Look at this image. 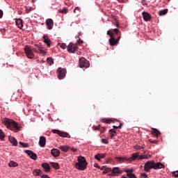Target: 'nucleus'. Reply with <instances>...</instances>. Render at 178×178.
<instances>
[{
    "mask_svg": "<svg viewBox=\"0 0 178 178\" xmlns=\"http://www.w3.org/2000/svg\"><path fill=\"white\" fill-rule=\"evenodd\" d=\"M151 169H154V170L165 169V165L161 162L155 163V161H149L145 163L144 170L145 172H150Z\"/></svg>",
    "mask_w": 178,
    "mask_h": 178,
    "instance_id": "obj_1",
    "label": "nucleus"
},
{
    "mask_svg": "<svg viewBox=\"0 0 178 178\" xmlns=\"http://www.w3.org/2000/svg\"><path fill=\"white\" fill-rule=\"evenodd\" d=\"M2 123L3 124H4V126L7 127V129L12 130L15 133H17V131H20V127H19V124H17V122H15L13 120L3 118L2 120Z\"/></svg>",
    "mask_w": 178,
    "mask_h": 178,
    "instance_id": "obj_2",
    "label": "nucleus"
},
{
    "mask_svg": "<svg viewBox=\"0 0 178 178\" xmlns=\"http://www.w3.org/2000/svg\"><path fill=\"white\" fill-rule=\"evenodd\" d=\"M107 35L110 36V38L108 40V44L111 45V47H115V45H117L119 44V41H120L121 36H118L117 38H115V33H113V31L109 30L107 31Z\"/></svg>",
    "mask_w": 178,
    "mask_h": 178,
    "instance_id": "obj_3",
    "label": "nucleus"
},
{
    "mask_svg": "<svg viewBox=\"0 0 178 178\" xmlns=\"http://www.w3.org/2000/svg\"><path fill=\"white\" fill-rule=\"evenodd\" d=\"M87 165L86 158L80 156L78 157V163H75V168L78 169V170H86V169H87Z\"/></svg>",
    "mask_w": 178,
    "mask_h": 178,
    "instance_id": "obj_4",
    "label": "nucleus"
},
{
    "mask_svg": "<svg viewBox=\"0 0 178 178\" xmlns=\"http://www.w3.org/2000/svg\"><path fill=\"white\" fill-rule=\"evenodd\" d=\"M24 51L27 58H29V59H33V58H34V53L33 52L38 54V50L37 49V48L29 45L25 46Z\"/></svg>",
    "mask_w": 178,
    "mask_h": 178,
    "instance_id": "obj_5",
    "label": "nucleus"
},
{
    "mask_svg": "<svg viewBox=\"0 0 178 178\" xmlns=\"http://www.w3.org/2000/svg\"><path fill=\"white\" fill-rule=\"evenodd\" d=\"M66 69L59 67L57 70V77L59 79V80H62L63 79H65L66 77Z\"/></svg>",
    "mask_w": 178,
    "mask_h": 178,
    "instance_id": "obj_6",
    "label": "nucleus"
},
{
    "mask_svg": "<svg viewBox=\"0 0 178 178\" xmlns=\"http://www.w3.org/2000/svg\"><path fill=\"white\" fill-rule=\"evenodd\" d=\"M79 67H86V69L90 67V62L86 58L81 57L79 59Z\"/></svg>",
    "mask_w": 178,
    "mask_h": 178,
    "instance_id": "obj_7",
    "label": "nucleus"
},
{
    "mask_svg": "<svg viewBox=\"0 0 178 178\" xmlns=\"http://www.w3.org/2000/svg\"><path fill=\"white\" fill-rule=\"evenodd\" d=\"M51 131L54 134H58L60 137L70 138V135L67 132L61 131L58 129H53Z\"/></svg>",
    "mask_w": 178,
    "mask_h": 178,
    "instance_id": "obj_8",
    "label": "nucleus"
},
{
    "mask_svg": "<svg viewBox=\"0 0 178 178\" xmlns=\"http://www.w3.org/2000/svg\"><path fill=\"white\" fill-rule=\"evenodd\" d=\"M67 48V51H68V52H70V54H73L77 49V44H74L73 43H70Z\"/></svg>",
    "mask_w": 178,
    "mask_h": 178,
    "instance_id": "obj_9",
    "label": "nucleus"
},
{
    "mask_svg": "<svg viewBox=\"0 0 178 178\" xmlns=\"http://www.w3.org/2000/svg\"><path fill=\"white\" fill-rule=\"evenodd\" d=\"M25 154H27V155H29V156H30V159H33L34 161H36V159L38 158L37 154L34 153V152H33L31 150H26Z\"/></svg>",
    "mask_w": 178,
    "mask_h": 178,
    "instance_id": "obj_10",
    "label": "nucleus"
},
{
    "mask_svg": "<svg viewBox=\"0 0 178 178\" xmlns=\"http://www.w3.org/2000/svg\"><path fill=\"white\" fill-rule=\"evenodd\" d=\"M46 26L48 30H52V28L54 27V20L51 18L47 19L46 20Z\"/></svg>",
    "mask_w": 178,
    "mask_h": 178,
    "instance_id": "obj_11",
    "label": "nucleus"
},
{
    "mask_svg": "<svg viewBox=\"0 0 178 178\" xmlns=\"http://www.w3.org/2000/svg\"><path fill=\"white\" fill-rule=\"evenodd\" d=\"M143 17V20L145 22H149L151 20V15L145 11L143 12L142 13Z\"/></svg>",
    "mask_w": 178,
    "mask_h": 178,
    "instance_id": "obj_12",
    "label": "nucleus"
},
{
    "mask_svg": "<svg viewBox=\"0 0 178 178\" xmlns=\"http://www.w3.org/2000/svg\"><path fill=\"white\" fill-rule=\"evenodd\" d=\"M111 173L113 175H122V173H123V171H122V170H120L119 167H115L113 168Z\"/></svg>",
    "mask_w": 178,
    "mask_h": 178,
    "instance_id": "obj_13",
    "label": "nucleus"
},
{
    "mask_svg": "<svg viewBox=\"0 0 178 178\" xmlns=\"http://www.w3.org/2000/svg\"><path fill=\"white\" fill-rule=\"evenodd\" d=\"M43 42H45V44H47V48L51 47V42L49 40V38H48V37L47 35L43 36Z\"/></svg>",
    "mask_w": 178,
    "mask_h": 178,
    "instance_id": "obj_14",
    "label": "nucleus"
},
{
    "mask_svg": "<svg viewBox=\"0 0 178 178\" xmlns=\"http://www.w3.org/2000/svg\"><path fill=\"white\" fill-rule=\"evenodd\" d=\"M47 144V138L44 136H40L39 140V145L44 147Z\"/></svg>",
    "mask_w": 178,
    "mask_h": 178,
    "instance_id": "obj_15",
    "label": "nucleus"
},
{
    "mask_svg": "<svg viewBox=\"0 0 178 178\" xmlns=\"http://www.w3.org/2000/svg\"><path fill=\"white\" fill-rule=\"evenodd\" d=\"M51 155L54 156V158H56L57 156H59L60 155V152L58 149H52L51 151Z\"/></svg>",
    "mask_w": 178,
    "mask_h": 178,
    "instance_id": "obj_16",
    "label": "nucleus"
},
{
    "mask_svg": "<svg viewBox=\"0 0 178 178\" xmlns=\"http://www.w3.org/2000/svg\"><path fill=\"white\" fill-rule=\"evenodd\" d=\"M42 167L43 168V169H44V172H46L47 173L51 171V167L49 166V164H48V163H42Z\"/></svg>",
    "mask_w": 178,
    "mask_h": 178,
    "instance_id": "obj_17",
    "label": "nucleus"
},
{
    "mask_svg": "<svg viewBox=\"0 0 178 178\" xmlns=\"http://www.w3.org/2000/svg\"><path fill=\"white\" fill-rule=\"evenodd\" d=\"M152 136H154V137H159V136H161V131H159L158 129H155V128H152Z\"/></svg>",
    "mask_w": 178,
    "mask_h": 178,
    "instance_id": "obj_18",
    "label": "nucleus"
},
{
    "mask_svg": "<svg viewBox=\"0 0 178 178\" xmlns=\"http://www.w3.org/2000/svg\"><path fill=\"white\" fill-rule=\"evenodd\" d=\"M8 140H9L10 143H11V144H13V145H14L15 147H17V140H16V138H15V137L10 136L8 138Z\"/></svg>",
    "mask_w": 178,
    "mask_h": 178,
    "instance_id": "obj_19",
    "label": "nucleus"
},
{
    "mask_svg": "<svg viewBox=\"0 0 178 178\" xmlns=\"http://www.w3.org/2000/svg\"><path fill=\"white\" fill-rule=\"evenodd\" d=\"M35 48L38 50V53L40 52L42 55H45L46 52L42 49V47H40L38 44H35Z\"/></svg>",
    "mask_w": 178,
    "mask_h": 178,
    "instance_id": "obj_20",
    "label": "nucleus"
},
{
    "mask_svg": "<svg viewBox=\"0 0 178 178\" xmlns=\"http://www.w3.org/2000/svg\"><path fill=\"white\" fill-rule=\"evenodd\" d=\"M58 148L59 149H61L63 152H67L69 149H70V147L66 145L60 146Z\"/></svg>",
    "mask_w": 178,
    "mask_h": 178,
    "instance_id": "obj_21",
    "label": "nucleus"
},
{
    "mask_svg": "<svg viewBox=\"0 0 178 178\" xmlns=\"http://www.w3.org/2000/svg\"><path fill=\"white\" fill-rule=\"evenodd\" d=\"M16 24L19 27V29H22L23 27V20H22V19H17Z\"/></svg>",
    "mask_w": 178,
    "mask_h": 178,
    "instance_id": "obj_22",
    "label": "nucleus"
},
{
    "mask_svg": "<svg viewBox=\"0 0 178 178\" xmlns=\"http://www.w3.org/2000/svg\"><path fill=\"white\" fill-rule=\"evenodd\" d=\"M115 159H116L118 161V162H119V163H122V162H124V161H129L127 160V159H126V157H115Z\"/></svg>",
    "mask_w": 178,
    "mask_h": 178,
    "instance_id": "obj_23",
    "label": "nucleus"
},
{
    "mask_svg": "<svg viewBox=\"0 0 178 178\" xmlns=\"http://www.w3.org/2000/svg\"><path fill=\"white\" fill-rule=\"evenodd\" d=\"M33 175L34 176H42V171H41V170H33Z\"/></svg>",
    "mask_w": 178,
    "mask_h": 178,
    "instance_id": "obj_24",
    "label": "nucleus"
},
{
    "mask_svg": "<svg viewBox=\"0 0 178 178\" xmlns=\"http://www.w3.org/2000/svg\"><path fill=\"white\" fill-rule=\"evenodd\" d=\"M138 159V153H134L132 154V157L129 158L128 161H136V159Z\"/></svg>",
    "mask_w": 178,
    "mask_h": 178,
    "instance_id": "obj_25",
    "label": "nucleus"
},
{
    "mask_svg": "<svg viewBox=\"0 0 178 178\" xmlns=\"http://www.w3.org/2000/svg\"><path fill=\"white\" fill-rule=\"evenodd\" d=\"M109 134H110L111 138H113V137H115V134H116V130L110 129L109 130Z\"/></svg>",
    "mask_w": 178,
    "mask_h": 178,
    "instance_id": "obj_26",
    "label": "nucleus"
},
{
    "mask_svg": "<svg viewBox=\"0 0 178 178\" xmlns=\"http://www.w3.org/2000/svg\"><path fill=\"white\" fill-rule=\"evenodd\" d=\"M166 13H168V9L161 10L159 12L160 16H164Z\"/></svg>",
    "mask_w": 178,
    "mask_h": 178,
    "instance_id": "obj_27",
    "label": "nucleus"
},
{
    "mask_svg": "<svg viewBox=\"0 0 178 178\" xmlns=\"http://www.w3.org/2000/svg\"><path fill=\"white\" fill-rule=\"evenodd\" d=\"M8 166H10V168H16V166H17V163L15 161H10L8 164Z\"/></svg>",
    "mask_w": 178,
    "mask_h": 178,
    "instance_id": "obj_28",
    "label": "nucleus"
},
{
    "mask_svg": "<svg viewBox=\"0 0 178 178\" xmlns=\"http://www.w3.org/2000/svg\"><path fill=\"white\" fill-rule=\"evenodd\" d=\"M124 172H125V173H127V175H131L133 173V172H134V170L133 168L131 169H125L124 170Z\"/></svg>",
    "mask_w": 178,
    "mask_h": 178,
    "instance_id": "obj_29",
    "label": "nucleus"
},
{
    "mask_svg": "<svg viewBox=\"0 0 178 178\" xmlns=\"http://www.w3.org/2000/svg\"><path fill=\"white\" fill-rule=\"evenodd\" d=\"M47 62L48 65H49L50 66L51 65H54V59H52V58H51V57L47 58Z\"/></svg>",
    "mask_w": 178,
    "mask_h": 178,
    "instance_id": "obj_30",
    "label": "nucleus"
},
{
    "mask_svg": "<svg viewBox=\"0 0 178 178\" xmlns=\"http://www.w3.org/2000/svg\"><path fill=\"white\" fill-rule=\"evenodd\" d=\"M50 164L51 165V166H53V168L54 169H59V164L58 163H54V162H51Z\"/></svg>",
    "mask_w": 178,
    "mask_h": 178,
    "instance_id": "obj_31",
    "label": "nucleus"
},
{
    "mask_svg": "<svg viewBox=\"0 0 178 178\" xmlns=\"http://www.w3.org/2000/svg\"><path fill=\"white\" fill-rule=\"evenodd\" d=\"M104 123H108V124H111V123H115V122L112 119H106V118H105V119H104Z\"/></svg>",
    "mask_w": 178,
    "mask_h": 178,
    "instance_id": "obj_32",
    "label": "nucleus"
},
{
    "mask_svg": "<svg viewBox=\"0 0 178 178\" xmlns=\"http://www.w3.org/2000/svg\"><path fill=\"white\" fill-rule=\"evenodd\" d=\"M110 30H112L113 31V33H115L116 35H118L121 37V35H120V31H119V30L118 29H110Z\"/></svg>",
    "mask_w": 178,
    "mask_h": 178,
    "instance_id": "obj_33",
    "label": "nucleus"
},
{
    "mask_svg": "<svg viewBox=\"0 0 178 178\" xmlns=\"http://www.w3.org/2000/svg\"><path fill=\"white\" fill-rule=\"evenodd\" d=\"M5 138V133L0 129V140H3Z\"/></svg>",
    "mask_w": 178,
    "mask_h": 178,
    "instance_id": "obj_34",
    "label": "nucleus"
},
{
    "mask_svg": "<svg viewBox=\"0 0 178 178\" xmlns=\"http://www.w3.org/2000/svg\"><path fill=\"white\" fill-rule=\"evenodd\" d=\"M80 10H81V8H80L79 7H76L74 10V13H76L77 15H79L80 13Z\"/></svg>",
    "mask_w": 178,
    "mask_h": 178,
    "instance_id": "obj_35",
    "label": "nucleus"
},
{
    "mask_svg": "<svg viewBox=\"0 0 178 178\" xmlns=\"http://www.w3.org/2000/svg\"><path fill=\"white\" fill-rule=\"evenodd\" d=\"M19 145H22V147H23V148L29 147V144L28 143H24L23 142H19Z\"/></svg>",
    "mask_w": 178,
    "mask_h": 178,
    "instance_id": "obj_36",
    "label": "nucleus"
},
{
    "mask_svg": "<svg viewBox=\"0 0 178 178\" xmlns=\"http://www.w3.org/2000/svg\"><path fill=\"white\" fill-rule=\"evenodd\" d=\"M58 45L63 49H66V44H65V43H59Z\"/></svg>",
    "mask_w": 178,
    "mask_h": 178,
    "instance_id": "obj_37",
    "label": "nucleus"
},
{
    "mask_svg": "<svg viewBox=\"0 0 178 178\" xmlns=\"http://www.w3.org/2000/svg\"><path fill=\"white\" fill-rule=\"evenodd\" d=\"M58 12H60V13H64L66 15V13H67V10L66 8H63L62 10H59Z\"/></svg>",
    "mask_w": 178,
    "mask_h": 178,
    "instance_id": "obj_38",
    "label": "nucleus"
},
{
    "mask_svg": "<svg viewBox=\"0 0 178 178\" xmlns=\"http://www.w3.org/2000/svg\"><path fill=\"white\" fill-rule=\"evenodd\" d=\"M127 177H129V178H137V177H136V175H134V174H127Z\"/></svg>",
    "mask_w": 178,
    "mask_h": 178,
    "instance_id": "obj_39",
    "label": "nucleus"
},
{
    "mask_svg": "<svg viewBox=\"0 0 178 178\" xmlns=\"http://www.w3.org/2000/svg\"><path fill=\"white\" fill-rule=\"evenodd\" d=\"M172 176H173V177H178V170L172 172Z\"/></svg>",
    "mask_w": 178,
    "mask_h": 178,
    "instance_id": "obj_40",
    "label": "nucleus"
},
{
    "mask_svg": "<svg viewBox=\"0 0 178 178\" xmlns=\"http://www.w3.org/2000/svg\"><path fill=\"white\" fill-rule=\"evenodd\" d=\"M140 177L141 178H149L148 177V175L147 174H145V172H143L140 174Z\"/></svg>",
    "mask_w": 178,
    "mask_h": 178,
    "instance_id": "obj_41",
    "label": "nucleus"
},
{
    "mask_svg": "<svg viewBox=\"0 0 178 178\" xmlns=\"http://www.w3.org/2000/svg\"><path fill=\"white\" fill-rule=\"evenodd\" d=\"M138 159H147V156L145 155L138 156Z\"/></svg>",
    "mask_w": 178,
    "mask_h": 178,
    "instance_id": "obj_42",
    "label": "nucleus"
},
{
    "mask_svg": "<svg viewBox=\"0 0 178 178\" xmlns=\"http://www.w3.org/2000/svg\"><path fill=\"white\" fill-rule=\"evenodd\" d=\"M98 156H99L102 159H104V158L105 157L106 154H101V153H98Z\"/></svg>",
    "mask_w": 178,
    "mask_h": 178,
    "instance_id": "obj_43",
    "label": "nucleus"
},
{
    "mask_svg": "<svg viewBox=\"0 0 178 178\" xmlns=\"http://www.w3.org/2000/svg\"><path fill=\"white\" fill-rule=\"evenodd\" d=\"M149 143H151L152 144H156V143H158V141L154 140L152 139H149Z\"/></svg>",
    "mask_w": 178,
    "mask_h": 178,
    "instance_id": "obj_44",
    "label": "nucleus"
},
{
    "mask_svg": "<svg viewBox=\"0 0 178 178\" xmlns=\"http://www.w3.org/2000/svg\"><path fill=\"white\" fill-rule=\"evenodd\" d=\"M95 159H96L97 161H101L102 159L99 156H98V154H97L95 156Z\"/></svg>",
    "mask_w": 178,
    "mask_h": 178,
    "instance_id": "obj_45",
    "label": "nucleus"
},
{
    "mask_svg": "<svg viewBox=\"0 0 178 178\" xmlns=\"http://www.w3.org/2000/svg\"><path fill=\"white\" fill-rule=\"evenodd\" d=\"M102 143H103V144H108L109 142L106 140V139H102Z\"/></svg>",
    "mask_w": 178,
    "mask_h": 178,
    "instance_id": "obj_46",
    "label": "nucleus"
},
{
    "mask_svg": "<svg viewBox=\"0 0 178 178\" xmlns=\"http://www.w3.org/2000/svg\"><path fill=\"white\" fill-rule=\"evenodd\" d=\"M77 44H78L79 45H81V44H83V40H82L81 39H79V40H77Z\"/></svg>",
    "mask_w": 178,
    "mask_h": 178,
    "instance_id": "obj_47",
    "label": "nucleus"
},
{
    "mask_svg": "<svg viewBox=\"0 0 178 178\" xmlns=\"http://www.w3.org/2000/svg\"><path fill=\"white\" fill-rule=\"evenodd\" d=\"M101 127V125L99 126H94L93 129L94 130H99V128Z\"/></svg>",
    "mask_w": 178,
    "mask_h": 178,
    "instance_id": "obj_48",
    "label": "nucleus"
},
{
    "mask_svg": "<svg viewBox=\"0 0 178 178\" xmlns=\"http://www.w3.org/2000/svg\"><path fill=\"white\" fill-rule=\"evenodd\" d=\"M104 170H106V172L107 173H109V172H111V171L112 170V169H111V168H106L104 169Z\"/></svg>",
    "mask_w": 178,
    "mask_h": 178,
    "instance_id": "obj_49",
    "label": "nucleus"
},
{
    "mask_svg": "<svg viewBox=\"0 0 178 178\" xmlns=\"http://www.w3.org/2000/svg\"><path fill=\"white\" fill-rule=\"evenodd\" d=\"M40 177H42V178H51V177H49V176H48L47 175H40Z\"/></svg>",
    "mask_w": 178,
    "mask_h": 178,
    "instance_id": "obj_50",
    "label": "nucleus"
},
{
    "mask_svg": "<svg viewBox=\"0 0 178 178\" xmlns=\"http://www.w3.org/2000/svg\"><path fill=\"white\" fill-rule=\"evenodd\" d=\"M3 16V11H2V10H0V19H2Z\"/></svg>",
    "mask_w": 178,
    "mask_h": 178,
    "instance_id": "obj_51",
    "label": "nucleus"
},
{
    "mask_svg": "<svg viewBox=\"0 0 178 178\" xmlns=\"http://www.w3.org/2000/svg\"><path fill=\"white\" fill-rule=\"evenodd\" d=\"M93 165H94L95 168H98V169H101V167H99L98 165V163H95Z\"/></svg>",
    "mask_w": 178,
    "mask_h": 178,
    "instance_id": "obj_52",
    "label": "nucleus"
},
{
    "mask_svg": "<svg viewBox=\"0 0 178 178\" xmlns=\"http://www.w3.org/2000/svg\"><path fill=\"white\" fill-rule=\"evenodd\" d=\"M71 151H72V152H77V149H76L74 147H72L71 148Z\"/></svg>",
    "mask_w": 178,
    "mask_h": 178,
    "instance_id": "obj_53",
    "label": "nucleus"
},
{
    "mask_svg": "<svg viewBox=\"0 0 178 178\" xmlns=\"http://www.w3.org/2000/svg\"><path fill=\"white\" fill-rule=\"evenodd\" d=\"M136 149H143V147L141 146H136Z\"/></svg>",
    "mask_w": 178,
    "mask_h": 178,
    "instance_id": "obj_54",
    "label": "nucleus"
},
{
    "mask_svg": "<svg viewBox=\"0 0 178 178\" xmlns=\"http://www.w3.org/2000/svg\"><path fill=\"white\" fill-rule=\"evenodd\" d=\"M101 170H105L106 167L105 166H102V168H99Z\"/></svg>",
    "mask_w": 178,
    "mask_h": 178,
    "instance_id": "obj_55",
    "label": "nucleus"
},
{
    "mask_svg": "<svg viewBox=\"0 0 178 178\" xmlns=\"http://www.w3.org/2000/svg\"><path fill=\"white\" fill-rule=\"evenodd\" d=\"M122 126H123V124H120V125L118 126V129H122Z\"/></svg>",
    "mask_w": 178,
    "mask_h": 178,
    "instance_id": "obj_56",
    "label": "nucleus"
},
{
    "mask_svg": "<svg viewBox=\"0 0 178 178\" xmlns=\"http://www.w3.org/2000/svg\"><path fill=\"white\" fill-rule=\"evenodd\" d=\"M102 173H103V175H106V173H108V172H106V170H104Z\"/></svg>",
    "mask_w": 178,
    "mask_h": 178,
    "instance_id": "obj_57",
    "label": "nucleus"
},
{
    "mask_svg": "<svg viewBox=\"0 0 178 178\" xmlns=\"http://www.w3.org/2000/svg\"><path fill=\"white\" fill-rule=\"evenodd\" d=\"M113 129H119V127H118V126H113Z\"/></svg>",
    "mask_w": 178,
    "mask_h": 178,
    "instance_id": "obj_58",
    "label": "nucleus"
},
{
    "mask_svg": "<svg viewBox=\"0 0 178 178\" xmlns=\"http://www.w3.org/2000/svg\"><path fill=\"white\" fill-rule=\"evenodd\" d=\"M1 31L3 32V31H5V30L4 29H1Z\"/></svg>",
    "mask_w": 178,
    "mask_h": 178,
    "instance_id": "obj_59",
    "label": "nucleus"
},
{
    "mask_svg": "<svg viewBox=\"0 0 178 178\" xmlns=\"http://www.w3.org/2000/svg\"><path fill=\"white\" fill-rule=\"evenodd\" d=\"M37 0H32V2H35Z\"/></svg>",
    "mask_w": 178,
    "mask_h": 178,
    "instance_id": "obj_60",
    "label": "nucleus"
},
{
    "mask_svg": "<svg viewBox=\"0 0 178 178\" xmlns=\"http://www.w3.org/2000/svg\"><path fill=\"white\" fill-rule=\"evenodd\" d=\"M116 26H119V23H117V24H116Z\"/></svg>",
    "mask_w": 178,
    "mask_h": 178,
    "instance_id": "obj_61",
    "label": "nucleus"
},
{
    "mask_svg": "<svg viewBox=\"0 0 178 178\" xmlns=\"http://www.w3.org/2000/svg\"><path fill=\"white\" fill-rule=\"evenodd\" d=\"M104 131L105 130V128H103Z\"/></svg>",
    "mask_w": 178,
    "mask_h": 178,
    "instance_id": "obj_62",
    "label": "nucleus"
}]
</instances>
